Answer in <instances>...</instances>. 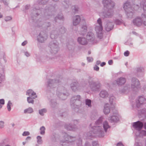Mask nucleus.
<instances>
[{
    "label": "nucleus",
    "instance_id": "nucleus-42",
    "mask_svg": "<svg viewBox=\"0 0 146 146\" xmlns=\"http://www.w3.org/2000/svg\"><path fill=\"white\" fill-rule=\"evenodd\" d=\"M106 30L107 31H110L111 30V29H108L107 28H106Z\"/></svg>",
    "mask_w": 146,
    "mask_h": 146
},
{
    "label": "nucleus",
    "instance_id": "nucleus-29",
    "mask_svg": "<svg viewBox=\"0 0 146 146\" xmlns=\"http://www.w3.org/2000/svg\"><path fill=\"white\" fill-rule=\"evenodd\" d=\"M38 40L41 42H42L43 41V38L42 37H40V38L39 39L38 38Z\"/></svg>",
    "mask_w": 146,
    "mask_h": 146
},
{
    "label": "nucleus",
    "instance_id": "nucleus-39",
    "mask_svg": "<svg viewBox=\"0 0 146 146\" xmlns=\"http://www.w3.org/2000/svg\"><path fill=\"white\" fill-rule=\"evenodd\" d=\"M93 146H98V145L97 144V143H93Z\"/></svg>",
    "mask_w": 146,
    "mask_h": 146
},
{
    "label": "nucleus",
    "instance_id": "nucleus-51",
    "mask_svg": "<svg viewBox=\"0 0 146 146\" xmlns=\"http://www.w3.org/2000/svg\"><path fill=\"white\" fill-rule=\"evenodd\" d=\"M137 146H140V145H139V144H138V145H137Z\"/></svg>",
    "mask_w": 146,
    "mask_h": 146
},
{
    "label": "nucleus",
    "instance_id": "nucleus-15",
    "mask_svg": "<svg viewBox=\"0 0 146 146\" xmlns=\"http://www.w3.org/2000/svg\"><path fill=\"white\" fill-rule=\"evenodd\" d=\"M27 101L29 103H31L33 104L34 102V101L33 99L30 97H28L27 98Z\"/></svg>",
    "mask_w": 146,
    "mask_h": 146
},
{
    "label": "nucleus",
    "instance_id": "nucleus-10",
    "mask_svg": "<svg viewBox=\"0 0 146 146\" xmlns=\"http://www.w3.org/2000/svg\"><path fill=\"white\" fill-rule=\"evenodd\" d=\"M33 110L31 108H29L24 110V112L25 113H31L33 112Z\"/></svg>",
    "mask_w": 146,
    "mask_h": 146
},
{
    "label": "nucleus",
    "instance_id": "nucleus-45",
    "mask_svg": "<svg viewBox=\"0 0 146 146\" xmlns=\"http://www.w3.org/2000/svg\"><path fill=\"white\" fill-rule=\"evenodd\" d=\"M74 8H75V11H78V9H77V8H76L75 7H74Z\"/></svg>",
    "mask_w": 146,
    "mask_h": 146
},
{
    "label": "nucleus",
    "instance_id": "nucleus-21",
    "mask_svg": "<svg viewBox=\"0 0 146 146\" xmlns=\"http://www.w3.org/2000/svg\"><path fill=\"white\" fill-rule=\"evenodd\" d=\"M142 19L143 21L145 20V21L143 22V24L146 25V16H143V17H142Z\"/></svg>",
    "mask_w": 146,
    "mask_h": 146
},
{
    "label": "nucleus",
    "instance_id": "nucleus-8",
    "mask_svg": "<svg viewBox=\"0 0 146 146\" xmlns=\"http://www.w3.org/2000/svg\"><path fill=\"white\" fill-rule=\"evenodd\" d=\"M93 34L92 33H88L86 36V38L88 40H91L93 38Z\"/></svg>",
    "mask_w": 146,
    "mask_h": 146
},
{
    "label": "nucleus",
    "instance_id": "nucleus-49",
    "mask_svg": "<svg viewBox=\"0 0 146 146\" xmlns=\"http://www.w3.org/2000/svg\"><path fill=\"white\" fill-rule=\"evenodd\" d=\"M5 146H10L9 145H6Z\"/></svg>",
    "mask_w": 146,
    "mask_h": 146
},
{
    "label": "nucleus",
    "instance_id": "nucleus-34",
    "mask_svg": "<svg viewBox=\"0 0 146 146\" xmlns=\"http://www.w3.org/2000/svg\"><path fill=\"white\" fill-rule=\"evenodd\" d=\"M139 83L138 81L137 80H135V85H139Z\"/></svg>",
    "mask_w": 146,
    "mask_h": 146
},
{
    "label": "nucleus",
    "instance_id": "nucleus-16",
    "mask_svg": "<svg viewBox=\"0 0 146 146\" xmlns=\"http://www.w3.org/2000/svg\"><path fill=\"white\" fill-rule=\"evenodd\" d=\"M87 27L86 26H84L82 27V32L83 31V33H82V34H84L85 33H86V29Z\"/></svg>",
    "mask_w": 146,
    "mask_h": 146
},
{
    "label": "nucleus",
    "instance_id": "nucleus-19",
    "mask_svg": "<svg viewBox=\"0 0 146 146\" xmlns=\"http://www.w3.org/2000/svg\"><path fill=\"white\" fill-rule=\"evenodd\" d=\"M91 101L89 100H86V104L89 106H91Z\"/></svg>",
    "mask_w": 146,
    "mask_h": 146
},
{
    "label": "nucleus",
    "instance_id": "nucleus-43",
    "mask_svg": "<svg viewBox=\"0 0 146 146\" xmlns=\"http://www.w3.org/2000/svg\"><path fill=\"white\" fill-rule=\"evenodd\" d=\"M31 139V137H27V138H26V139Z\"/></svg>",
    "mask_w": 146,
    "mask_h": 146
},
{
    "label": "nucleus",
    "instance_id": "nucleus-41",
    "mask_svg": "<svg viewBox=\"0 0 146 146\" xmlns=\"http://www.w3.org/2000/svg\"><path fill=\"white\" fill-rule=\"evenodd\" d=\"M142 133H143V134H144L145 135H146V131H142Z\"/></svg>",
    "mask_w": 146,
    "mask_h": 146
},
{
    "label": "nucleus",
    "instance_id": "nucleus-1",
    "mask_svg": "<svg viewBox=\"0 0 146 146\" xmlns=\"http://www.w3.org/2000/svg\"><path fill=\"white\" fill-rule=\"evenodd\" d=\"M143 125L142 123L139 121L134 123L133 124V126L137 130H140L141 129Z\"/></svg>",
    "mask_w": 146,
    "mask_h": 146
},
{
    "label": "nucleus",
    "instance_id": "nucleus-40",
    "mask_svg": "<svg viewBox=\"0 0 146 146\" xmlns=\"http://www.w3.org/2000/svg\"><path fill=\"white\" fill-rule=\"evenodd\" d=\"M25 55L27 56H29V53L27 52H26L25 53Z\"/></svg>",
    "mask_w": 146,
    "mask_h": 146
},
{
    "label": "nucleus",
    "instance_id": "nucleus-52",
    "mask_svg": "<svg viewBox=\"0 0 146 146\" xmlns=\"http://www.w3.org/2000/svg\"><path fill=\"white\" fill-rule=\"evenodd\" d=\"M89 54H90V52H89Z\"/></svg>",
    "mask_w": 146,
    "mask_h": 146
},
{
    "label": "nucleus",
    "instance_id": "nucleus-47",
    "mask_svg": "<svg viewBox=\"0 0 146 146\" xmlns=\"http://www.w3.org/2000/svg\"><path fill=\"white\" fill-rule=\"evenodd\" d=\"M23 145H25V142H23Z\"/></svg>",
    "mask_w": 146,
    "mask_h": 146
},
{
    "label": "nucleus",
    "instance_id": "nucleus-12",
    "mask_svg": "<svg viewBox=\"0 0 146 146\" xmlns=\"http://www.w3.org/2000/svg\"><path fill=\"white\" fill-rule=\"evenodd\" d=\"M103 127L106 131V130L109 127L108 123L106 121H105L104 123Z\"/></svg>",
    "mask_w": 146,
    "mask_h": 146
},
{
    "label": "nucleus",
    "instance_id": "nucleus-4",
    "mask_svg": "<svg viewBox=\"0 0 146 146\" xmlns=\"http://www.w3.org/2000/svg\"><path fill=\"white\" fill-rule=\"evenodd\" d=\"M80 18L79 16L76 15L74 17L73 21V25H76L78 24L80 21Z\"/></svg>",
    "mask_w": 146,
    "mask_h": 146
},
{
    "label": "nucleus",
    "instance_id": "nucleus-13",
    "mask_svg": "<svg viewBox=\"0 0 146 146\" xmlns=\"http://www.w3.org/2000/svg\"><path fill=\"white\" fill-rule=\"evenodd\" d=\"M46 110L45 109H43L39 111V113L41 115H43L44 113H45L46 112Z\"/></svg>",
    "mask_w": 146,
    "mask_h": 146
},
{
    "label": "nucleus",
    "instance_id": "nucleus-46",
    "mask_svg": "<svg viewBox=\"0 0 146 146\" xmlns=\"http://www.w3.org/2000/svg\"><path fill=\"white\" fill-rule=\"evenodd\" d=\"M2 17V15H1V14L0 13V18Z\"/></svg>",
    "mask_w": 146,
    "mask_h": 146
},
{
    "label": "nucleus",
    "instance_id": "nucleus-5",
    "mask_svg": "<svg viewBox=\"0 0 146 146\" xmlns=\"http://www.w3.org/2000/svg\"><path fill=\"white\" fill-rule=\"evenodd\" d=\"M78 40L80 44L82 45H85L87 43V41L84 38H81L79 37L78 38Z\"/></svg>",
    "mask_w": 146,
    "mask_h": 146
},
{
    "label": "nucleus",
    "instance_id": "nucleus-48",
    "mask_svg": "<svg viewBox=\"0 0 146 146\" xmlns=\"http://www.w3.org/2000/svg\"><path fill=\"white\" fill-rule=\"evenodd\" d=\"M2 107V106L0 105V109Z\"/></svg>",
    "mask_w": 146,
    "mask_h": 146
},
{
    "label": "nucleus",
    "instance_id": "nucleus-22",
    "mask_svg": "<svg viewBox=\"0 0 146 146\" xmlns=\"http://www.w3.org/2000/svg\"><path fill=\"white\" fill-rule=\"evenodd\" d=\"M30 134V133L28 131H25L24 132L23 134V135L24 136H26L29 135Z\"/></svg>",
    "mask_w": 146,
    "mask_h": 146
},
{
    "label": "nucleus",
    "instance_id": "nucleus-33",
    "mask_svg": "<svg viewBox=\"0 0 146 146\" xmlns=\"http://www.w3.org/2000/svg\"><path fill=\"white\" fill-rule=\"evenodd\" d=\"M27 43V42L26 41H24V42H23L22 44V46H25L26 44Z\"/></svg>",
    "mask_w": 146,
    "mask_h": 146
},
{
    "label": "nucleus",
    "instance_id": "nucleus-17",
    "mask_svg": "<svg viewBox=\"0 0 146 146\" xmlns=\"http://www.w3.org/2000/svg\"><path fill=\"white\" fill-rule=\"evenodd\" d=\"M12 105V103L10 101L7 104V108L8 110L10 111L11 110V106Z\"/></svg>",
    "mask_w": 146,
    "mask_h": 146
},
{
    "label": "nucleus",
    "instance_id": "nucleus-31",
    "mask_svg": "<svg viewBox=\"0 0 146 146\" xmlns=\"http://www.w3.org/2000/svg\"><path fill=\"white\" fill-rule=\"evenodd\" d=\"M144 5H143V8L144 10H146V2H145Z\"/></svg>",
    "mask_w": 146,
    "mask_h": 146
},
{
    "label": "nucleus",
    "instance_id": "nucleus-18",
    "mask_svg": "<svg viewBox=\"0 0 146 146\" xmlns=\"http://www.w3.org/2000/svg\"><path fill=\"white\" fill-rule=\"evenodd\" d=\"M103 3L104 4V6H105L106 4H107V5H111L110 2L108 3V1L107 0H104L103 1Z\"/></svg>",
    "mask_w": 146,
    "mask_h": 146
},
{
    "label": "nucleus",
    "instance_id": "nucleus-25",
    "mask_svg": "<svg viewBox=\"0 0 146 146\" xmlns=\"http://www.w3.org/2000/svg\"><path fill=\"white\" fill-rule=\"evenodd\" d=\"M115 99V98L113 96L111 97L110 99V103H111Z\"/></svg>",
    "mask_w": 146,
    "mask_h": 146
},
{
    "label": "nucleus",
    "instance_id": "nucleus-2",
    "mask_svg": "<svg viewBox=\"0 0 146 146\" xmlns=\"http://www.w3.org/2000/svg\"><path fill=\"white\" fill-rule=\"evenodd\" d=\"M97 22L99 24V26H97L96 27V30L97 31H99V32H100L101 36H102V31L103 29L102 27V22L101 19H99L98 20Z\"/></svg>",
    "mask_w": 146,
    "mask_h": 146
},
{
    "label": "nucleus",
    "instance_id": "nucleus-50",
    "mask_svg": "<svg viewBox=\"0 0 146 146\" xmlns=\"http://www.w3.org/2000/svg\"><path fill=\"white\" fill-rule=\"evenodd\" d=\"M138 144H139V145H140V146H141V145H141V144H137V145H138Z\"/></svg>",
    "mask_w": 146,
    "mask_h": 146
},
{
    "label": "nucleus",
    "instance_id": "nucleus-26",
    "mask_svg": "<svg viewBox=\"0 0 146 146\" xmlns=\"http://www.w3.org/2000/svg\"><path fill=\"white\" fill-rule=\"evenodd\" d=\"M129 52L128 51H127L124 53V55L125 56H127L129 55Z\"/></svg>",
    "mask_w": 146,
    "mask_h": 146
},
{
    "label": "nucleus",
    "instance_id": "nucleus-23",
    "mask_svg": "<svg viewBox=\"0 0 146 146\" xmlns=\"http://www.w3.org/2000/svg\"><path fill=\"white\" fill-rule=\"evenodd\" d=\"M12 19L11 17L8 16L7 17L5 18V20L6 21H8L11 20Z\"/></svg>",
    "mask_w": 146,
    "mask_h": 146
},
{
    "label": "nucleus",
    "instance_id": "nucleus-7",
    "mask_svg": "<svg viewBox=\"0 0 146 146\" xmlns=\"http://www.w3.org/2000/svg\"><path fill=\"white\" fill-rule=\"evenodd\" d=\"M126 82L125 80L123 78H120L117 81V83L119 85H122L123 84Z\"/></svg>",
    "mask_w": 146,
    "mask_h": 146
},
{
    "label": "nucleus",
    "instance_id": "nucleus-3",
    "mask_svg": "<svg viewBox=\"0 0 146 146\" xmlns=\"http://www.w3.org/2000/svg\"><path fill=\"white\" fill-rule=\"evenodd\" d=\"M27 94L33 97V98L36 97V93L32 90H28L27 92Z\"/></svg>",
    "mask_w": 146,
    "mask_h": 146
},
{
    "label": "nucleus",
    "instance_id": "nucleus-32",
    "mask_svg": "<svg viewBox=\"0 0 146 146\" xmlns=\"http://www.w3.org/2000/svg\"><path fill=\"white\" fill-rule=\"evenodd\" d=\"M87 60L89 62H91L93 60V59L92 58H91L90 57H88L87 58Z\"/></svg>",
    "mask_w": 146,
    "mask_h": 146
},
{
    "label": "nucleus",
    "instance_id": "nucleus-11",
    "mask_svg": "<svg viewBox=\"0 0 146 146\" xmlns=\"http://www.w3.org/2000/svg\"><path fill=\"white\" fill-rule=\"evenodd\" d=\"M139 19H137L133 21V23L135 25H137L138 26L140 25L141 23L139 21Z\"/></svg>",
    "mask_w": 146,
    "mask_h": 146
},
{
    "label": "nucleus",
    "instance_id": "nucleus-53",
    "mask_svg": "<svg viewBox=\"0 0 146 146\" xmlns=\"http://www.w3.org/2000/svg\"><path fill=\"white\" fill-rule=\"evenodd\" d=\"M13 125V126L14 125V124H13V125Z\"/></svg>",
    "mask_w": 146,
    "mask_h": 146
},
{
    "label": "nucleus",
    "instance_id": "nucleus-30",
    "mask_svg": "<svg viewBox=\"0 0 146 146\" xmlns=\"http://www.w3.org/2000/svg\"><path fill=\"white\" fill-rule=\"evenodd\" d=\"M94 69L95 70L98 71L99 69V68L97 66H96L94 67Z\"/></svg>",
    "mask_w": 146,
    "mask_h": 146
},
{
    "label": "nucleus",
    "instance_id": "nucleus-44",
    "mask_svg": "<svg viewBox=\"0 0 146 146\" xmlns=\"http://www.w3.org/2000/svg\"><path fill=\"white\" fill-rule=\"evenodd\" d=\"M144 127L146 129V123H145L144 124Z\"/></svg>",
    "mask_w": 146,
    "mask_h": 146
},
{
    "label": "nucleus",
    "instance_id": "nucleus-36",
    "mask_svg": "<svg viewBox=\"0 0 146 146\" xmlns=\"http://www.w3.org/2000/svg\"><path fill=\"white\" fill-rule=\"evenodd\" d=\"M117 146H123L121 143H119L117 144Z\"/></svg>",
    "mask_w": 146,
    "mask_h": 146
},
{
    "label": "nucleus",
    "instance_id": "nucleus-9",
    "mask_svg": "<svg viewBox=\"0 0 146 146\" xmlns=\"http://www.w3.org/2000/svg\"><path fill=\"white\" fill-rule=\"evenodd\" d=\"M100 95L101 97L104 98L107 96L108 94L106 91H103L100 93Z\"/></svg>",
    "mask_w": 146,
    "mask_h": 146
},
{
    "label": "nucleus",
    "instance_id": "nucleus-27",
    "mask_svg": "<svg viewBox=\"0 0 146 146\" xmlns=\"http://www.w3.org/2000/svg\"><path fill=\"white\" fill-rule=\"evenodd\" d=\"M4 123L2 121H0V127H2L4 126Z\"/></svg>",
    "mask_w": 146,
    "mask_h": 146
},
{
    "label": "nucleus",
    "instance_id": "nucleus-14",
    "mask_svg": "<svg viewBox=\"0 0 146 146\" xmlns=\"http://www.w3.org/2000/svg\"><path fill=\"white\" fill-rule=\"evenodd\" d=\"M40 132L41 134H43L45 133V128L44 126H42L40 128Z\"/></svg>",
    "mask_w": 146,
    "mask_h": 146
},
{
    "label": "nucleus",
    "instance_id": "nucleus-6",
    "mask_svg": "<svg viewBox=\"0 0 146 146\" xmlns=\"http://www.w3.org/2000/svg\"><path fill=\"white\" fill-rule=\"evenodd\" d=\"M109 105L108 104H106L104 107V111L105 114L109 113L110 111V110L109 108Z\"/></svg>",
    "mask_w": 146,
    "mask_h": 146
},
{
    "label": "nucleus",
    "instance_id": "nucleus-24",
    "mask_svg": "<svg viewBox=\"0 0 146 146\" xmlns=\"http://www.w3.org/2000/svg\"><path fill=\"white\" fill-rule=\"evenodd\" d=\"M37 139L38 140L37 141L38 143H40L41 142V137L39 136H38L37 137Z\"/></svg>",
    "mask_w": 146,
    "mask_h": 146
},
{
    "label": "nucleus",
    "instance_id": "nucleus-20",
    "mask_svg": "<svg viewBox=\"0 0 146 146\" xmlns=\"http://www.w3.org/2000/svg\"><path fill=\"white\" fill-rule=\"evenodd\" d=\"M117 117L116 116H113L111 117V119L113 121H116L117 120Z\"/></svg>",
    "mask_w": 146,
    "mask_h": 146
},
{
    "label": "nucleus",
    "instance_id": "nucleus-37",
    "mask_svg": "<svg viewBox=\"0 0 146 146\" xmlns=\"http://www.w3.org/2000/svg\"><path fill=\"white\" fill-rule=\"evenodd\" d=\"M144 99L142 97H141V98H139V103H141V100H144Z\"/></svg>",
    "mask_w": 146,
    "mask_h": 146
},
{
    "label": "nucleus",
    "instance_id": "nucleus-38",
    "mask_svg": "<svg viewBox=\"0 0 146 146\" xmlns=\"http://www.w3.org/2000/svg\"><path fill=\"white\" fill-rule=\"evenodd\" d=\"M106 64V63L105 62H102L100 64V65L102 66H103Z\"/></svg>",
    "mask_w": 146,
    "mask_h": 146
},
{
    "label": "nucleus",
    "instance_id": "nucleus-28",
    "mask_svg": "<svg viewBox=\"0 0 146 146\" xmlns=\"http://www.w3.org/2000/svg\"><path fill=\"white\" fill-rule=\"evenodd\" d=\"M0 104L3 105L4 104V100L3 99H2L0 100Z\"/></svg>",
    "mask_w": 146,
    "mask_h": 146
},
{
    "label": "nucleus",
    "instance_id": "nucleus-35",
    "mask_svg": "<svg viewBox=\"0 0 146 146\" xmlns=\"http://www.w3.org/2000/svg\"><path fill=\"white\" fill-rule=\"evenodd\" d=\"M108 63L110 65H111L113 63V61L112 60H110L108 61Z\"/></svg>",
    "mask_w": 146,
    "mask_h": 146
}]
</instances>
